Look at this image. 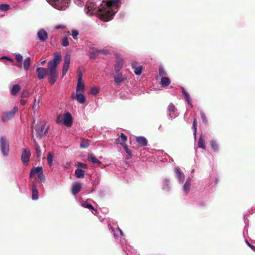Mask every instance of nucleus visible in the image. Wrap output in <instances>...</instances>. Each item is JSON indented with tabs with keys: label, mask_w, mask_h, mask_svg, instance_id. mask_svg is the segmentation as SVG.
<instances>
[{
	"label": "nucleus",
	"mask_w": 255,
	"mask_h": 255,
	"mask_svg": "<svg viewBox=\"0 0 255 255\" xmlns=\"http://www.w3.org/2000/svg\"><path fill=\"white\" fill-rule=\"evenodd\" d=\"M119 0H112L104 2L102 4L98 9L96 10L97 11L98 16L99 18L104 21H108L113 19V16L115 14L117 9L118 3Z\"/></svg>",
	"instance_id": "nucleus-1"
},
{
	"label": "nucleus",
	"mask_w": 255,
	"mask_h": 255,
	"mask_svg": "<svg viewBox=\"0 0 255 255\" xmlns=\"http://www.w3.org/2000/svg\"><path fill=\"white\" fill-rule=\"evenodd\" d=\"M57 124H62L67 127H70L73 122L72 115L70 113H66L63 115H59L56 119Z\"/></svg>",
	"instance_id": "nucleus-2"
},
{
	"label": "nucleus",
	"mask_w": 255,
	"mask_h": 255,
	"mask_svg": "<svg viewBox=\"0 0 255 255\" xmlns=\"http://www.w3.org/2000/svg\"><path fill=\"white\" fill-rule=\"evenodd\" d=\"M49 127H45V124L42 122H40L35 128L36 135L37 138H42L46 135L48 132Z\"/></svg>",
	"instance_id": "nucleus-3"
},
{
	"label": "nucleus",
	"mask_w": 255,
	"mask_h": 255,
	"mask_svg": "<svg viewBox=\"0 0 255 255\" xmlns=\"http://www.w3.org/2000/svg\"><path fill=\"white\" fill-rule=\"evenodd\" d=\"M61 59V56L57 53L55 54L54 58L50 60L48 63V70L49 72L56 71V68Z\"/></svg>",
	"instance_id": "nucleus-4"
},
{
	"label": "nucleus",
	"mask_w": 255,
	"mask_h": 255,
	"mask_svg": "<svg viewBox=\"0 0 255 255\" xmlns=\"http://www.w3.org/2000/svg\"><path fill=\"white\" fill-rule=\"evenodd\" d=\"M0 148L4 156H6L9 153V143L4 136H2L0 138Z\"/></svg>",
	"instance_id": "nucleus-5"
},
{
	"label": "nucleus",
	"mask_w": 255,
	"mask_h": 255,
	"mask_svg": "<svg viewBox=\"0 0 255 255\" xmlns=\"http://www.w3.org/2000/svg\"><path fill=\"white\" fill-rule=\"evenodd\" d=\"M18 111V108L14 107L11 111L4 112L3 113L1 120L3 122H6L14 117L15 113Z\"/></svg>",
	"instance_id": "nucleus-6"
},
{
	"label": "nucleus",
	"mask_w": 255,
	"mask_h": 255,
	"mask_svg": "<svg viewBox=\"0 0 255 255\" xmlns=\"http://www.w3.org/2000/svg\"><path fill=\"white\" fill-rule=\"evenodd\" d=\"M80 67H78L77 68V87H76V94H75L73 93L72 94L71 97L72 99H76L78 102L80 103Z\"/></svg>",
	"instance_id": "nucleus-7"
},
{
	"label": "nucleus",
	"mask_w": 255,
	"mask_h": 255,
	"mask_svg": "<svg viewBox=\"0 0 255 255\" xmlns=\"http://www.w3.org/2000/svg\"><path fill=\"white\" fill-rule=\"evenodd\" d=\"M97 8V5L93 2L88 1L85 6V11L86 13L89 15H91L94 13V10Z\"/></svg>",
	"instance_id": "nucleus-8"
},
{
	"label": "nucleus",
	"mask_w": 255,
	"mask_h": 255,
	"mask_svg": "<svg viewBox=\"0 0 255 255\" xmlns=\"http://www.w3.org/2000/svg\"><path fill=\"white\" fill-rule=\"evenodd\" d=\"M124 65V59L120 55L117 54L116 62L115 64V70L117 73H118L122 68Z\"/></svg>",
	"instance_id": "nucleus-9"
},
{
	"label": "nucleus",
	"mask_w": 255,
	"mask_h": 255,
	"mask_svg": "<svg viewBox=\"0 0 255 255\" xmlns=\"http://www.w3.org/2000/svg\"><path fill=\"white\" fill-rule=\"evenodd\" d=\"M31 156V152L30 150L26 149V148H23V151L22 152L21 156V159L22 162V163L24 164H27L29 161V158Z\"/></svg>",
	"instance_id": "nucleus-10"
},
{
	"label": "nucleus",
	"mask_w": 255,
	"mask_h": 255,
	"mask_svg": "<svg viewBox=\"0 0 255 255\" xmlns=\"http://www.w3.org/2000/svg\"><path fill=\"white\" fill-rule=\"evenodd\" d=\"M48 69L38 67L36 69V72L37 73V78L39 79H42L44 78L48 73Z\"/></svg>",
	"instance_id": "nucleus-11"
},
{
	"label": "nucleus",
	"mask_w": 255,
	"mask_h": 255,
	"mask_svg": "<svg viewBox=\"0 0 255 255\" xmlns=\"http://www.w3.org/2000/svg\"><path fill=\"white\" fill-rule=\"evenodd\" d=\"M132 68L134 70V72L136 75H140L141 73L142 67L138 66V63L137 62H133L131 64Z\"/></svg>",
	"instance_id": "nucleus-12"
},
{
	"label": "nucleus",
	"mask_w": 255,
	"mask_h": 255,
	"mask_svg": "<svg viewBox=\"0 0 255 255\" xmlns=\"http://www.w3.org/2000/svg\"><path fill=\"white\" fill-rule=\"evenodd\" d=\"M39 39L42 41H45L48 38L47 32L44 29H40L37 33Z\"/></svg>",
	"instance_id": "nucleus-13"
},
{
	"label": "nucleus",
	"mask_w": 255,
	"mask_h": 255,
	"mask_svg": "<svg viewBox=\"0 0 255 255\" xmlns=\"http://www.w3.org/2000/svg\"><path fill=\"white\" fill-rule=\"evenodd\" d=\"M32 139L34 144L35 148L36 153V157L39 158L41 156L42 154V152L40 150V147L39 145L38 144L37 142L36 141L35 139L34 138L33 134L32 133Z\"/></svg>",
	"instance_id": "nucleus-14"
},
{
	"label": "nucleus",
	"mask_w": 255,
	"mask_h": 255,
	"mask_svg": "<svg viewBox=\"0 0 255 255\" xmlns=\"http://www.w3.org/2000/svg\"><path fill=\"white\" fill-rule=\"evenodd\" d=\"M114 77L115 82L117 84L121 83L126 79L125 75H123L121 73L116 74Z\"/></svg>",
	"instance_id": "nucleus-15"
},
{
	"label": "nucleus",
	"mask_w": 255,
	"mask_h": 255,
	"mask_svg": "<svg viewBox=\"0 0 255 255\" xmlns=\"http://www.w3.org/2000/svg\"><path fill=\"white\" fill-rule=\"evenodd\" d=\"M47 1L49 3H55L58 2L59 0H47ZM62 2H63V4H61V5H57L56 8L61 10L65 9L66 7V3H68V0H62Z\"/></svg>",
	"instance_id": "nucleus-16"
},
{
	"label": "nucleus",
	"mask_w": 255,
	"mask_h": 255,
	"mask_svg": "<svg viewBox=\"0 0 255 255\" xmlns=\"http://www.w3.org/2000/svg\"><path fill=\"white\" fill-rule=\"evenodd\" d=\"M49 82L51 85H53L56 81L57 73L56 71L49 72Z\"/></svg>",
	"instance_id": "nucleus-17"
},
{
	"label": "nucleus",
	"mask_w": 255,
	"mask_h": 255,
	"mask_svg": "<svg viewBox=\"0 0 255 255\" xmlns=\"http://www.w3.org/2000/svg\"><path fill=\"white\" fill-rule=\"evenodd\" d=\"M136 141L140 146H145L147 145V140L145 137L140 136L136 137Z\"/></svg>",
	"instance_id": "nucleus-18"
},
{
	"label": "nucleus",
	"mask_w": 255,
	"mask_h": 255,
	"mask_svg": "<svg viewBox=\"0 0 255 255\" xmlns=\"http://www.w3.org/2000/svg\"><path fill=\"white\" fill-rule=\"evenodd\" d=\"M42 172V168L41 167H36L32 168L30 173V177H32L35 174L38 175Z\"/></svg>",
	"instance_id": "nucleus-19"
},
{
	"label": "nucleus",
	"mask_w": 255,
	"mask_h": 255,
	"mask_svg": "<svg viewBox=\"0 0 255 255\" xmlns=\"http://www.w3.org/2000/svg\"><path fill=\"white\" fill-rule=\"evenodd\" d=\"M88 159L91 161L94 165H98L101 163V162L93 154H91L88 156Z\"/></svg>",
	"instance_id": "nucleus-20"
},
{
	"label": "nucleus",
	"mask_w": 255,
	"mask_h": 255,
	"mask_svg": "<svg viewBox=\"0 0 255 255\" xmlns=\"http://www.w3.org/2000/svg\"><path fill=\"white\" fill-rule=\"evenodd\" d=\"M38 191L36 186L34 184L32 186V198L33 200H36L38 198Z\"/></svg>",
	"instance_id": "nucleus-21"
},
{
	"label": "nucleus",
	"mask_w": 255,
	"mask_h": 255,
	"mask_svg": "<svg viewBox=\"0 0 255 255\" xmlns=\"http://www.w3.org/2000/svg\"><path fill=\"white\" fill-rule=\"evenodd\" d=\"M191 186V179L190 178H188L184 186H183V190L186 193H187L190 190Z\"/></svg>",
	"instance_id": "nucleus-22"
},
{
	"label": "nucleus",
	"mask_w": 255,
	"mask_h": 255,
	"mask_svg": "<svg viewBox=\"0 0 255 255\" xmlns=\"http://www.w3.org/2000/svg\"><path fill=\"white\" fill-rule=\"evenodd\" d=\"M175 172L179 181L183 182L184 180L185 177L184 174L181 172L180 169L178 167L176 168Z\"/></svg>",
	"instance_id": "nucleus-23"
},
{
	"label": "nucleus",
	"mask_w": 255,
	"mask_h": 255,
	"mask_svg": "<svg viewBox=\"0 0 255 255\" xmlns=\"http://www.w3.org/2000/svg\"><path fill=\"white\" fill-rule=\"evenodd\" d=\"M31 63L30 58L28 57L26 58L23 61V68L25 71H28Z\"/></svg>",
	"instance_id": "nucleus-24"
},
{
	"label": "nucleus",
	"mask_w": 255,
	"mask_h": 255,
	"mask_svg": "<svg viewBox=\"0 0 255 255\" xmlns=\"http://www.w3.org/2000/svg\"><path fill=\"white\" fill-rule=\"evenodd\" d=\"M80 191V183H75L72 188V193L73 195H76Z\"/></svg>",
	"instance_id": "nucleus-25"
},
{
	"label": "nucleus",
	"mask_w": 255,
	"mask_h": 255,
	"mask_svg": "<svg viewBox=\"0 0 255 255\" xmlns=\"http://www.w3.org/2000/svg\"><path fill=\"white\" fill-rule=\"evenodd\" d=\"M21 89L20 86L18 85H14L11 90V94L12 95H15Z\"/></svg>",
	"instance_id": "nucleus-26"
},
{
	"label": "nucleus",
	"mask_w": 255,
	"mask_h": 255,
	"mask_svg": "<svg viewBox=\"0 0 255 255\" xmlns=\"http://www.w3.org/2000/svg\"><path fill=\"white\" fill-rule=\"evenodd\" d=\"M170 80L167 77H163L161 79V83L162 86H167L170 85Z\"/></svg>",
	"instance_id": "nucleus-27"
},
{
	"label": "nucleus",
	"mask_w": 255,
	"mask_h": 255,
	"mask_svg": "<svg viewBox=\"0 0 255 255\" xmlns=\"http://www.w3.org/2000/svg\"><path fill=\"white\" fill-rule=\"evenodd\" d=\"M116 140L117 141H121V142H120L121 145L122 143H124V144H126V142L127 140V137L124 133H121V136L118 138H117Z\"/></svg>",
	"instance_id": "nucleus-28"
},
{
	"label": "nucleus",
	"mask_w": 255,
	"mask_h": 255,
	"mask_svg": "<svg viewBox=\"0 0 255 255\" xmlns=\"http://www.w3.org/2000/svg\"><path fill=\"white\" fill-rule=\"evenodd\" d=\"M81 206L84 208H87L90 210L91 211L95 210L94 207L92 205L88 203L87 201H83L81 203Z\"/></svg>",
	"instance_id": "nucleus-29"
},
{
	"label": "nucleus",
	"mask_w": 255,
	"mask_h": 255,
	"mask_svg": "<svg viewBox=\"0 0 255 255\" xmlns=\"http://www.w3.org/2000/svg\"><path fill=\"white\" fill-rule=\"evenodd\" d=\"M91 141L87 139L83 138L81 141V148H87L90 144Z\"/></svg>",
	"instance_id": "nucleus-30"
},
{
	"label": "nucleus",
	"mask_w": 255,
	"mask_h": 255,
	"mask_svg": "<svg viewBox=\"0 0 255 255\" xmlns=\"http://www.w3.org/2000/svg\"><path fill=\"white\" fill-rule=\"evenodd\" d=\"M15 60L19 63L18 65H17L18 67L21 68L22 67V61L23 60V57L20 54H17L15 55Z\"/></svg>",
	"instance_id": "nucleus-31"
},
{
	"label": "nucleus",
	"mask_w": 255,
	"mask_h": 255,
	"mask_svg": "<svg viewBox=\"0 0 255 255\" xmlns=\"http://www.w3.org/2000/svg\"><path fill=\"white\" fill-rule=\"evenodd\" d=\"M182 92L185 96V100L188 102L189 104H190L191 99L190 98L189 94L185 90L184 88H182Z\"/></svg>",
	"instance_id": "nucleus-32"
},
{
	"label": "nucleus",
	"mask_w": 255,
	"mask_h": 255,
	"mask_svg": "<svg viewBox=\"0 0 255 255\" xmlns=\"http://www.w3.org/2000/svg\"><path fill=\"white\" fill-rule=\"evenodd\" d=\"M210 145L212 147V148L214 151H217L219 149V145L217 143V142L214 139H212L210 141Z\"/></svg>",
	"instance_id": "nucleus-33"
},
{
	"label": "nucleus",
	"mask_w": 255,
	"mask_h": 255,
	"mask_svg": "<svg viewBox=\"0 0 255 255\" xmlns=\"http://www.w3.org/2000/svg\"><path fill=\"white\" fill-rule=\"evenodd\" d=\"M198 145L199 147L202 148L204 149H205V141H204L203 137L202 135L200 136L199 138V140L198 142Z\"/></svg>",
	"instance_id": "nucleus-34"
},
{
	"label": "nucleus",
	"mask_w": 255,
	"mask_h": 255,
	"mask_svg": "<svg viewBox=\"0 0 255 255\" xmlns=\"http://www.w3.org/2000/svg\"><path fill=\"white\" fill-rule=\"evenodd\" d=\"M122 145L124 148L126 153L128 154V156L127 157V158L128 159L130 158L132 154L131 151L128 148V145L127 144H124V143H122Z\"/></svg>",
	"instance_id": "nucleus-35"
},
{
	"label": "nucleus",
	"mask_w": 255,
	"mask_h": 255,
	"mask_svg": "<svg viewBox=\"0 0 255 255\" xmlns=\"http://www.w3.org/2000/svg\"><path fill=\"white\" fill-rule=\"evenodd\" d=\"M53 154L51 152H49L47 155V160L50 166L52 165Z\"/></svg>",
	"instance_id": "nucleus-36"
},
{
	"label": "nucleus",
	"mask_w": 255,
	"mask_h": 255,
	"mask_svg": "<svg viewBox=\"0 0 255 255\" xmlns=\"http://www.w3.org/2000/svg\"><path fill=\"white\" fill-rule=\"evenodd\" d=\"M69 44L68 38L66 36H64L61 39V45L64 47H66Z\"/></svg>",
	"instance_id": "nucleus-37"
},
{
	"label": "nucleus",
	"mask_w": 255,
	"mask_h": 255,
	"mask_svg": "<svg viewBox=\"0 0 255 255\" xmlns=\"http://www.w3.org/2000/svg\"><path fill=\"white\" fill-rule=\"evenodd\" d=\"M99 92V89L97 87H93L89 92L88 94L96 95Z\"/></svg>",
	"instance_id": "nucleus-38"
},
{
	"label": "nucleus",
	"mask_w": 255,
	"mask_h": 255,
	"mask_svg": "<svg viewBox=\"0 0 255 255\" xmlns=\"http://www.w3.org/2000/svg\"><path fill=\"white\" fill-rule=\"evenodd\" d=\"M10 6L8 4H1L0 5V10L7 11L9 9Z\"/></svg>",
	"instance_id": "nucleus-39"
},
{
	"label": "nucleus",
	"mask_w": 255,
	"mask_h": 255,
	"mask_svg": "<svg viewBox=\"0 0 255 255\" xmlns=\"http://www.w3.org/2000/svg\"><path fill=\"white\" fill-rule=\"evenodd\" d=\"M159 75L160 76H164L166 75V73L164 69L162 66H160L159 68Z\"/></svg>",
	"instance_id": "nucleus-40"
},
{
	"label": "nucleus",
	"mask_w": 255,
	"mask_h": 255,
	"mask_svg": "<svg viewBox=\"0 0 255 255\" xmlns=\"http://www.w3.org/2000/svg\"><path fill=\"white\" fill-rule=\"evenodd\" d=\"M175 108L174 105L172 103L170 104L168 107V110L170 113V115H171V113H174L175 112Z\"/></svg>",
	"instance_id": "nucleus-41"
},
{
	"label": "nucleus",
	"mask_w": 255,
	"mask_h": 255,
	"mask_svg": "<svg viewBox=\"0 0 255 255\" xmlns=\"http://www.w3.org/2000/svg\"><path fill=\"white\" fill-rule=\"evenodd\" d=\"M197 123L196 118L194 119L193 123V128H194V134L196 135Z\"/></svg>",
	"instance_id": "nucleus-42"
},
{
	"label": "nucleus",
	"mask_w": 255,
	"mask_h": 255,
	"mask_svg": "<svg viewBox=\"0 0 255 255\" xmlns=\"http://www.w3.org/2000/svg\"><path fill=\"white\" fill-rule=\"evenodd\" d=\"M77 166H78L77 169L75 171V174L77 178H80V162H77Z\"/></svg>",
	"instance_id": "nucleus-43"
},
{
	"label": "nucleus",
	"mask_w": 255,
	"mask_h": 255,
	"mask_svg": "<svg viewBox=\"0 0 255 255\" xmlns=\"http://www.w3.org/2000/svg\"><path fill=\"white\" fill-rule=\"evenodd\" d=\"M71 35L74 39H77V36L79 35V31L76 30H72Z\"/></svg>",
	"instance_id": "nucleus-44"
},
{
	"label": "nucleus",
	"mask_w": 255,
	"mask_h": 255,
	"mask_svg": "<svg viewBox=\"0 0 255 255\" xmlns=\"http://www.w3.org/2000/svg\"><path fill=\"white\" fill-rule=\"evenodd\" d=\"M70 61V57L68 55H66L64 59V64L69 65Z\"/></svg>",
	"instance_id": "nucleus-45"
},
{
	"label": "nucleus",
	"mask_w": 255,
	"mask_h": 255,
	"mask_svg": "<svg viewBox=\"0 0 255 255\" xmlns=\"http://www.w3.org/2000/svg\"><path fill=\"white\" fill-rule=\"evenodd\" d=\"M201 119H202V120L203 121V122L204 123H205V124H206L208 122V121H207V119L205 116V115L203 113H202L201 114Z\"/></svg>",
	"instance_id": "nucleus-46"
},
{
	"label": "nucleus",
	"mask_w": 255,
	"mask_h": 255,
	"mask_svg": "<svg viewBox=\"0 0 255 255\" xmlns=\"http://www.w3.org/2000/svg\"><path fill=\"white\" fill-rule=\"evenodd\" d=\"M37 177L42 181H44L45 180V176L43 174V171L41 172V173L37 175Z\"/></svg>",
	"instance_id": "nucleus-47"
},
{
	"label": "nucleus",
	"mask_w": 255,
	"mask_h": 255,
	"mask_svg": "<svg viewBox=\"0 0 255 255\" xmlns=\"http://www.w3.org/2000/svg\"><path fill=\"white\" fill-rule=\"evenodd\" d=\"M86 101V98L83 94L81 93L80 95V102L81 104L84 103Z\"/></svg>",
	"instance_id": "nucleus-48"
},
{
	"label": "nucleus",
	"mask_w": 255,
	"mask_h": 255,
	"mask_svg": "<svg viewBox=\"0 0 255 255\" xmlns=\"http://www.w3.org/2000/svg\"><path fill=\"white\" fill-rule=\"evenodd\" d=\"M29 95V93L27 91H23L21 95V98H26Z\"/></svg>",
	"instance_id": "nucleus-49"
},
{
	"label": "nucleus",
	"mask_w": 255,
	"mask_h": 255,
	"mask_svg": "<svg viewBox=\"0 0 255 255\" xmlns=\"http://www.w3.org/2000/svg\"><path fill=\"white\" fill-rule=\"evenodd\" d=\"M100 52L104 54H108L110 53L109 50H108V49L101 50V51H100Z\"/></svg>",
	"instance_id": "nucleus-50"
},
{
	"label": "nucleus",
	"mask_w": 255,
	"mask_h": 255,
	"mask_svg": "<svg viewBox=\"0 0 255 255\" xmlns=\"http://www.w3.org/2000/svg\"><path fill=\"white\" fill-rule=\"evenodd\" d=\"M246 242H247V243L248 245L250 247H251V248L253 251H255V247L254 246H253V245H252L251 244H250V243H249L247 241H246Z\"/></svg>",
	"instance_id": "nucleus-51"
},
{
	"label": "nucleus",
	"mask_w": 255,
	"mask_h": 255,
	"mask_svg": "<svg viewBox=\"0 0 255 255\" xmlns=\"http://www.w3.org/2000/svg\"><path fill=\"white\" fill-rule=\"evenodd\" d=\"M65 28V26L63 25H57L56 27H55V29H60V28Z\"/></svg>",
	"instance_id": "nucleus-52"
},
{
	"label": "nucleus",
	"mask_w": 255,
	"mask_h": 255,
	"mask_svg": "<svg viewBox=\"0 0 255 255\" xmlns=\"http://www.w3.org/2000/svg\"><path fill=\"white\" fill-rule=\"evenodd\" d=\"M81 91H82L84 89V83H82V76L81 75Z\"/></svg>",
	"instance_id": "nucleus-53"
},
{
	"label": "nucleus",
	"mask_w": 255,
	"mask_h": 255,
	"mask_svg": "<svg viewBox=\"0 0 255 255\" xmlns=\"http://www.w3.org/2000/svg\"><path fill=\"white\" fill-rule=\"evenodd\" d=\"M69 65L64 64L63 65V70H66L68 71V69H69Z\"/></svg>",
	"instance_id": "nucleus-54"
},
{
	"label": "nucleus",
	"mask_w": 255,
	"mask_h": 255,
	"mask_svg": "<svg viewBox=\"0 0 255 255\" xmlns=\"http://www.w3.org/2000/svg\"><path fill=\"white\" fill-rule=\"evenodd\" d=\"M20 103L21 105H24L26 103V101L23 99H21L20 101Z\"/></svg>",
	"instance_id": "nucleus-55"
},
{
	"label": "nucleus",
	"mask_w": 255,
	"mask_h": 255,
	"mask_svg": "<svg viewBox=\"0 0 255 255\" xmlns=\"http://www.w3.org/2000/svg\"><path fill=\"white\" fill-rule=\"evenodd\" d=\"M85 174V171L81 169V178H83Z\"/></svg>",
	"instance_id": "nucleus-56"
},
{
	"label": "nucleus",
	"mask_w": 255,
	"mask_h": 255,
	"mask_svg": "<svg viewBox=\"0 0 255 255\" xmlns=\"http://www.w3.org/2000/svg\"><path fill=\"white\" fill-rule=\"evenodd\" d=\"M87 165L86 164L81 162V168H85L87 167Z\"/></svg>",
	"instance_id": "nucleus-57"
},
{
	"label": "nucleus",
	"mask_w": 255,
	"mask_h": 255,
	"mask_svg": "<svg viewBox=\"0 0 255 255\" xmlns=\"http://www.w3.org/2000/svg\"><path fill=\"white\" fill-rule=\"evenodd\" d=\"M67 71H67V70H63H63H62V76H65V75L66 74V73H67Z\"/></svg>",
	"instance_id": "nucleus-58"
},
{
	"label": "nucleus",
	"mask_w": 255,
	"mask_h": 255,
	"mask_svg": "<svg viewBox=\"0 0 255 255\" xmlns=\"http://www.w3.org/2000/svg\"><path fill=\"white\" fill-rule=\"evenodd\" d=\"M45 62H46V61H45V60H44V61H42V62H41V65H44V64L45 63Z\"/></svg>",
	"instance_id": "nucleus-59"
},
{
	"label": "nucleus",
	"mask_w": 255,
	"mask_h": 255,
	"mask_svg": "<svg viewBox=\"0 0 255 255\" xmlns=\"http://www.w3.org/2000/svg\"><path fill=\"white\" fill-rule=\"evenodd\" d=\"M90 58L92 59V58H95L94 57H93L92 55L90 56Z\"/></svg>",
	"instance_id": "nucleus-60"
}]
</instances>
